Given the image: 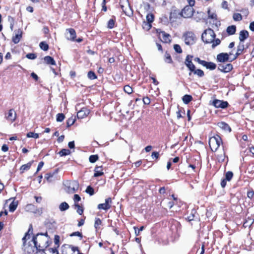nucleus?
I'll return each instance as SVG.
<instances>
[{
    "label": "nucleus",
    "mask_w": 254,
    "mask_h": 254,
    "mask_svg": "<svg viewBox=\"0 0 254 254\" xmlns=\"http://www.w3.org/2000/svg\"><path fill=\"white\" fill-rule=\"evenodd\" d=\"M48 241L49 237L47 233H46L37 234L33 238L31 242L36 247H38L39 251H43V250L49 246Z\"/></svg>",
    "instance_id": "f257e3e1"
},
{
    "label": "nucleus",
    "mask_w": 254,
    "mask_h": 254,
    "mask_svg": "<svg viewBox=\"0 0 254 254\" xmlns=\"http://www.w3.org/2000/svg\"><path fill=\"white\" fill-rule=\"evenodd\" d=\"M215 34L211 28L204 30L201 35L202 40L205 43H210L215 38Z\"/></svg>",
    "instance_id": "f03ea898"
},
{
    "label": "nucleus",
    "mask_w": 254,
    "mask_h": 254,
    "mask_svg": "<svg viewBox=\"0 0 254 254\" xmlns=\"http://www.w3.org/2000/svg\"><path fill=\"white\" fill-rule=\"evenodd\" d=\"M222 143V139L218 135L210 137L209 140V144L212 151H216Z\"/></svg>",
    "instance_id": "7ed1b4c3"
},
{
    "label": "nucleus",
    "mask_w": 254,
    "mask_h": 254,
    "mask_svg": "<svg viewBox=\"0 0 254 254\" xmlns=\"http://www.w3.org/2000/svg\"><path fill=\"white\" fill-rule=\"evenodd\" d=\"M185 43L187 45H191L195 43L196 37L191 32H187L183 35Z\"/></svg>",
    "instance_id": "20e7f679"
},
{
    "label": "nucleus",
    "mask_w": 254,
    "mask_h": 254,
    "mask_svg": "<svg viewBox=\"0 0 254 254\" xmlns=\"http://www.w3.org/2000/svg\"><path fill=\"white\" fill-rule=\"evenodd\" d=\"M23 241V250L25 253L28 254H33L35 251H39L38 247H36L35 245L32 246L31 244H27L26 240H22Z\"/></svg>",
    "instance_id": "39448f33"
},
{
    "label": "nucleus",
    "mask_w": 254,
    "mask_h": 254,
    "mask_svg": "<svg viewBox=\"0 0 254 254\" xmlns=\"http://www.w3.org/2000/svg\"><path fill=\"white\" fill-rule=\"evenodd\" d=\"M193 8L190 6H186L182 11L181 15L184 18H190L193 13Z\"/></svg>",
    "instance_id": "423d86ee"
},
{
    "label": "nucleus",
    "mask_w": 254,
    "mask_h": 254,
    "mask_svg": "<svg viewBox=\"0 0 254 254\" xmlns=\"http://www.w3.org/2000/svg\"><path fill=\"white\" fill-rule=\"evenodd\" d=\"M192 57H193L192 56L188 55L186 57L185 62V64L189 69L190 71L194 70V68H195V65L193 64L191 61ZM189 74L190 76L191 75V72H190Z\"/></svg>",
    "instance_id": "0eeeda50"
},
{
    "label": "nucleus",
    "mask_w": 254,
    "mask_h": 254,
    "mask_svg": "<svg viewBox=\"0 0 254 254\" xmlns=\"http://www.w3.org/2000/svg\"><path fill=\"white\" fill-rule=\"evenodd\" d=\"M218 69L221 72L227 73L233 69V65L231 64H218Z\"/></svg>",
    "instance_id": "6e6552de"
},
{
    "label": "nucleus",
    "mask_w": 254,
    "mask_h": 254,
    "mask_svg": "<svg viewBox=\"0 0 254 254\" xmlns=\"http://www.w3.org/2000/svg\"><path fill=\"white\" fill-rule=\"evenodd\" d=\"M5 118L11 122H14L16 118V113L14 110L13 109L9 110L8 113L5 114Z\"/></svg>",
    "instance_id": "1a4fd4ad"
},
{
    "label": "nucleus",
    "mask_w": 254,
    "mask_h": 254,
    "mask_svg": "<svg viewBox=\"0 0 254 254\" xmlns=\"http://www.w3.org/2000/svg\"><path fill=\"white\" fill-rule=\"evenodd\" d=\"M229 55L226 53H221L217 56V60L220 63H225L228 61L232 62L233 60H229Z\"/></svg>",
    "instance_id": "9d476101"
},
{
    "label": "nucleus",
    "mask_w": 254,
    "mask_h": 254,
    "mask_svg": "<svg viewBox=\"0 0 254 254\" xmlns=\"http://www.w3.org/2000/svg\"><path fill=\"white\" fill-rule=\"evenodd\" d=\"M212 105L216 108L224 109L228 106V103L226 101L215 99L213 101Z\"/></svg>",
    "instance_id": "9b49d317"
},
{
    "label": "nucleus",
    "mask_w": 254,
    "mask_h": 254,
    "mask_svg": "<svg viewBox=\"0 0 254 254\" xmlns=\"http://www.w3.org/2000/svg\"><path fill=\"white\" fill-rule=\"evenodd\" d=\"M124 3L126 4V8H124L123 4H121V7L122 9L123 12L128 16H130L132 14V11L130 7L129 2L127 0H124Z\"/></svg>",
    "instance_id": "f8f14e48"
},
{
    "label": "nucleus",
    "mask_w": 254,
    "mask_h": 254,
    "mask_svg": "<svg viewBox=\"0 0 254 254\" xmlns=\"http://www.w3.org/2000/svg\"><path fill=\"white\" fill-rule=\"evenodd\" d=\"M65 36L68 40L74 41L76 37L75 31L72 28L66 29Z\"/></svg>",
    "instance_id": "ddd939ff"
},
{
    "label": "nucleus",
    "mask_w": 254,
    "mask_h": 254,
    "mask_svg": "<svg viewBox=\"0 0 254 254\" xmlns=\"http://www.w3.org/2000/svg\"><path fill=\"white\" fill-rule=\"evenodd\" d=\"M147 22H144L143 24V28H145V26H147V29L149 30L151 27V23L154 21V15L152 14L149 13L146 15Z\"/></svg>",
    "instance_id": "4468645a"
},
{
    "label": "nucleus",
    "mask_w": 254,
    "mask_h": 254,
    "mask_svg": "<svg viewBox=\"0 0 254 254\" xmlns=\"http://www.w3.org/2000/svg\"><path fill=\"white\" fill-rule=\"evenodd\" d=\"M79 185L76 181H73L69 183V186L68 187V192L69 193H73L78 188Z\"/></svg>",
    "instance_id": "2eb2a0df"
},
{
    "label": "nucleus",
    "mask_w": 254,
    "mask_h": 254,
    "mask_svg": "<svg viewBox=\"0 0 254 254\" xmlns=\"http://www.w3.org/2000/svg\"><path fill=\"white\" fill-rule=\"evenodd\" d=\"M89 114V110L87 108H83L77 113V117L78 119H83L87 116Z\"/></svg>",
    "instance_id": "dca6fc26"
},
{
    "label": "nucleus",
    "mask_w": 254,
    "mask_h": 254,
    "mask_svg": "<svg viewBox=\"0 0 254 254\" xmlns=\"http://www.w3.org/2000/svg\"><path fill=\"white\" fill-rule=\"evenodd\" d=\"M22 31L21 29H18L15 33V36L12 37V40L14 44H17L20 41L22 35Z\"/></svg>",
    "instance_id": "f3484780"
},
{
    "label": "nucleus",
    "mask_w": 254,
    "mask_h": 254,
    "mask_svg": "<svg viewBox=\"0 0 254 254\" xmlns=\"http://www.w3.org/2000/svg\"><path fill=\"white\" fill-rule=\"evenodd\" d=\"M244 50V45L240 42L237 47V51L236 54L234 55L232 60H234L237 58V57L240 55Z\"/></svg>",
    "instance_id": "a211bd4d"
},
{
    "label": "nucleus",
    "mask_w": 254,
    "mask_h": 254,
    "mask_svg": "<svg viewBox=\"0 0 254 254\" xmlns=\"http://www.w3.org/2000/svg\"><path fill=\"white\" fill-rule=\"evenodd\" d=\"M217 125L220 128L225 131L230 132L231 131V129L229 126L225 122H219L218 123Z\"/></svg>",
    "instance_id": "6ab92c4d"
},
{
    "label": "nucleus",
    "mask_w": 254,
    "mask_h": 254,
    "mask_svg": "<svg viewBox=\"0 0 254 254\" xmlns=\"http://www.w3.org/2000/svg\"><path fill=\"white\" fill-rule=\"evenodd\" d=\"M249 37V32L247 30L241 31L239 39L241 42H244Z\"/></svg>",
    "instance_id": "aec40b11"
},
{
    "label": "nucleus",
    "mask_w": 254,
    "mask_h": 254,
    "mask_svg": "<svg viewBox=\"0 0 254 254\" xmlns=\"http://www.w3.org/2000/svg\"><path fill=\"white\" fill-rule=\"evenodd\" d=\"M171 36L170 34H167L165 32H162L161 35V38H160L161 40L164 43H170L171 42Z\"/></svg>",
    "instance_id": "412c9836"
},
{
    "label": "nucleus",
    "mask_w": 254,
    "mask_h": 254,
    "mask_svg": "<svg viewBox=\"0 0 254 254\" xmlns=\"http://www.w3.org/2000/svg\"><path fill=\"white\" fill-rule=\"evenodd\" d=\"M58 170H56L53 173L46 174L45 176V178L47 179V180L48 182H51L53 181L52 178H54L55 176L58 173Z\"/></svg>",
    "instance_id": "4be33fe9"
},
{
    "label": "nucleus",
    "mask_w": 254,
    "mask_h": 254,
    "mask_svg": "<svg viewBox=\"0 0 254 254\" xmlns=\"http://www.w3.org/2000/svg\"><path fill=\"white\" fill-rule=\"evenodd\" d=\"M45 62L48 64L55 65L56 62L54 59L50 56H46L44 58Z\"/></svg>",
    "instance_id": "5701e85b"
},
{
    "label": "nucleus",
    "mask_w": 254,
    "mask_h": 254,
    "mask_svg": "<svg viewBox=\"0 0 254 254\" xmlns=\"http://www.w3.org/2000/svg\"><path fill=\"white\" fill-rule=\"evenodd\" d=\"M94 171L95 173L94 174V177H95L100 176L103 174V172H102V169L101 167H96L95 168Z\"/></svg>",
    "instance_id": "b1692460"
},
{
    "label": "nucleus",
    "mask_w": 254,
    "mask_h": 254,
    "mask_svg": "<svg viewBox=\"0 0 254 254\" xmlns=\"http://www.w3.org/2000/svg\"><path fill=\"white\" fill-rule=\"evenodd\" d=\"M192 100V97L190 95H185L182 98L183 102L186 104H189Z\"/></svg>",
    "instance_id": "393cba45"
},
{
    "label": "nucleus",
    "mask_w": 254,
    "mask_h": 254,
    "mask_svg": "<svg viewBox=\"0 0 254 254\" xmlns=\"http://www.w3.org/2000/svg\"><path fill=\"white\" fill-rule=\"evenodd\" d=\"M33 228L31 225H30L28 232L25 234V236L23 238L22 240H27L30 239V234L32 233Z\"/></svg>",
    "instance_id": "a878e982"
},
{
    "label": "nucleus",
    "mask_w": 254,
    "mask_h": 254,
    "mask_svg": "<svg viewBox=\"0 0 254 254\" xmlns=\"http://www.w3.org/2000/svg\"><path fill=\"white\" fill-rule=\"evenodd\" d=\"M236 27L235 25L229 26L227 28V32L229 35H233L235 33Z\"/></svg>",
    "instance_id": "bb28decb"
},
{
    "label": "nucleus",
    "mask_w": 254,
    "mask_h": 254,
    "mask_svg": "<svg viewBox=\"0 0 254 254\" xmlns=\"http://www.w3.org/2000/svg\"><path fill=\"white\" fill-rule=\"evenodd\" d=\"M225 157V152L223 149L222 151L217 154V159L219 162H223Z\"/></svg>",
    "instance_id": "cd10ccee"
},
{
    "label": "nucleus",
    "mask_w": 254,
    "mask_h": 254,
    "mask_svg": "<svg viewBox=\"0 0 254 254\" xmlns=\"http://www.w3.org/2000/svg\"><path fill=\"white\" fill-rule=\"evenodd\" d=\"M69 207L68 204L65 202H62L59 205V209L61 211H65L68 209Z\"/></svg>",
    "instance_id": "c85d7f7f"
},
{
    "label": "nucleus",
    "mask_w": 254,
    "mask_h": 254,
    "mask_svg": "<svg viewBox=\"0 0 254 254\" xmlns=\"http://www.w3.org/2000/svg\"><path fill=\"white\" fill-rule=\"evenodd\" d=\"M111 205L107 204L106 203H101L98 204V208L99 209H103L105 210L109 209L111 208Z\"/></svg>",
    "instance_id": "c756f323"
},
{
    "label": "nucleus",
    "mask_w": 254,
    "mask_h": 254,
    "mask_svg": "<svg viewBox=\"0 0 254 254\" xmlns=\"http://www.w3.org/2000/svg\"><path fill=\"white\" fill-rule=\"evenodd\" d=\"M17 205V201L13 200L12 202L9 205V211L11 212H13L16 209Z\"/></svg>",
    "instance_id": "7c9ffc66"
},
{
    "label": "nucleus",
    "mask_w": 254,
    "mask_h": 254,
    "mask_svg": "<svg viewBox=\"0 0 254 254\" xmlns=\"http://www.w3.org/2000/svg\"><path fill=\"white\" fill-rule=\"evenodd\" d=\"M254 220L251 218H248L246 221L244 223L245 227H250L254 223Z\"/></svg>",
    "instance_id": "2f4dec72"
},
{
    "label": "nucleus",
    "mask_w": 254,
    "mask_h": 254,
    "mask_svg": "<svg viewBox=\"0 0 254 254\" xmlns=\"http://www.w3.org/2000/svg\"><path fill=\"white\" fill-rule=\"evenodd\" d=\"M193 72L194 74H196L199 77H202L204 76V72L199 69H196L195 68H194V70H192L191 71V73Z\"/></svg>",
    "instance_id": "473e14b6"
},
{
    "label": "nucleus",
    "mask_w": 254,
    "mask_h": 254,
    "mask_svg": "<svg viewBox=\"0 0 254 254\" xmlns=\"http://www.w3.org/2000/svg\"><path fill=\"white\" fill-rule=\"evenodd\" d=\"M67 248L71 249V250L73 252L74 254H83L82 253H80L79 250L77 247H73L71 245H67Z\"/></svg>",
    "instance_id": "72a5a7b5"
},
{
    "label": "nucleus",
    "mask_w": 254,
    "mask_h": 254,
    "mask_svg": "<svg viewBox=\"0 0 254 254\" xmlns=\"http://www.w3.org/2000/svg\"><path fill=\"white\" fill-rule=\"evenodd\" d=\"M33 161L27 163L26 164L23 165L21 168L20 170L24 171L25 170H29L32 165Z\"/></svg>",
    "instance_id": "f704fd0d"
},
{
    "label": "nucleus",
    "mask_w": 254,
    "mask_h": 254,
    "mask_svg": "<svg viewBox=\"0 0 254 254\" xmlns=\"http://www.w3.org/2000/svg\"><path fill=\"white\" fill-rule=\"evenodd\" d=\"M70 151L66 149H63L59 152L61 156H66L70 154Z\"/></svg>",
    "instance_id": "c9c22d12"
},
{
    "label": "nucleus",
    "mask_w": 254,
    "mask_h": 254,
    "mask_svg": "<svg viewBox=\"0 0 254 254\" xmlns=\"http://www.w3.org/2000/svg\"><path fill=\"white\" fill-rule=\"evenodd\" d=\"M233 18L235 21H239L242 20V16L240 13H235L233 14Z\"/></svg>",
    "instance_id": "e433bc0d"
},
{
    "label": "nucleus",
    "mask_w": 254,
    "mask_h": 254,
    "mask_svg": "<svg viewBox=\"0 0 254 254\" xmlns=\"http://www.w3.org/2000/svg\"><path fill=\"white\" fill-rule=\"evenodd\" d=\"M206 67L207 69H210L211 70H214L216 68V65L215 64H214L212 62H208Z\"/></svg>",
    "instance_id": "4c0bfd02"
},
{
    "label": "nucleus",
    "mask_w": 254,
    "mask_h": 254,
    "mask_svg": "<svg viewBox=\"0 0 254 254\" xmlns=\"http://www.w3.org/2000/svg\"><path fill=\"white\" fill-rule=\"evenodd\" d=\"M207 13L208 16L209 18H211L212 19H216L217 15L214 12L211 11L210 9H208L207 11Z\"/></svg>",
    "instance_id": "58836bf2"
},
{
    "label": "nucleus",
    "mask_w": 254,
    "mask_h": 254,
    "mask_svg": "<svg viewBox=\"0 0 254 254\" xmlns=\"http://www.w3.org/2000/svg\"><path fill=\"white\" fill-rule=\"evenodd\" d=\"M40 47L43 50L46 51H47L49 49V46L47 44H46L45 42H42L40 43Z\"/></svg>",
    "instance_id": "ea45409f"
},
{
    "label": "nucleus",
    "mask_w": 254,
    "mask_h": 254,
    "mask_svg": "<svg viewBox=\"0 0 254 254\" xmlns=\"http://www.w3.org/2000/svg\"><path fill=\"white\" fill-rule=\"evenodd\" d=\"M88 77L91 80L95 79L97 78V76L95 73L92 71H89L87 74Z\"/></svg>",
    "instance_id": "a19ab883"
},
{
    "label": "nucleus",
    "mask_w": 254,
    "mask_h": 254,
    "mask_svg": "<svg viewBox=\"0 0 254 254\" xmlns=\"http://www.w3.org/2000/svg\"><path fill=\"white\" fill-rule=\"evenodd\" d=\"M65 118L64 115L62 113H59L57 115L56 121L58 122H61Z\"/></svg>",
    "instance_id": "79ce46f5"
},
{
    "label": "nucleus",
    "mask_w": 254,
    "mask_h": 254,
    "mask_svg": "<svg viewBox=\"0 0 254 254\" xmlns=\"http://www.w3.org/2000/svg\"><path fill=\"white\" fill-rule=\"evenodd\" d=\"M26 136L29 138L32 137L34 138H39V134L33 132H29L27 133Z\"/></svg>",
    "instance_id": "37998d69"
},
{
    "label": "nucleus",
    "mask_w": 254,
    "mask_h": 254,
    "mask_svg": "<svg viewBox=\"0 0 254 254\" xmlns=\"http://www.w3.org/2000/svg\"><path fill=\"white\" fill-rule=\"evenodd\" d=\"M221 43V41L219 39H214L213 40V42H212L211 43H212V48L214 49L217 46L219 45Z\"/></svg>",
    "instance_id": "c03bdc74"
},
{
    "label": "nucleus",
    "mask_w": 254,
    "mask_h": 254,
    "mask_svg": "<svg viewBox=\"0 0 254 254\" xmlns=\"http://www.w3.org/2000/svg\"><path fill=\"white\" fill-rule=\"evenodd\" d=\"M195 212L196 211L194 209L191 210L190 215L187 217V219L189 221H191L194 219Z\"/></svg>",
    "instance_id": "a18cd8bd"
},
{
    "label": "nucleus",
    "mask_w": 254,
    "mask_h": 254,
    "mask_svg": "<svg viewBox=\"0 0 254 254\" xmlns=\"http://www.w3.org/2000/svg\"><path fill=\"white\" fill-rule=\"evenodd\" d=\"M233 176V173L231 171L227 172L225 174V180L230 181Z\"/></svg>",
    "instance_id": "49530a36"
},
{
    "label": "nucleus",
    "mask_w": 254,
    "mask_h": 254,
    "mask_svg": "<svg viewBox=\"0 0 254 254\" xmlns=\"http://www.w3.org/2000/svg\"><path fill=\"white\" fill-rule=\"evenodd\" d=\"M124 90L125 92L127 93L128 94H130L132 92V88L128 85H125L124 86Z\"/></svg>",
    "instance_id": "de8ad7c7"
},
{
    "label": "nucleus",
    "mask_w": 254,
    "mask_h": 254,
    "mask_svg": "<svg viewBox=\"0 0 254 254\" xmlns=\"http://www.w3.org/2000/svg\"><path fill=\"white\" fill-rule=\"evenodd\" d=\"M165 61L167 63H171L172 60L169 54L166 53L165 54Z\"/></svg>",
    "instance_id": "09e8293b"
},
{
    "label": "nucleus",
    "mask_w": 254,
    "mask_h": 254,
    "mask_svg": "<svg viewBox=\"0 0 254 254\" xmlns=\"http://www.w3.org/2000/svg\"><path fill=\"white\" fill-rule=\"evenodd\" d=\"M98 159V156L97 155H92L89 157V161L91 163H94Z\"/></svg>",
    "instance_id": "8fccbe9b"
},
{
    "label": "nucleus",
    "mask_w": 254,
    "mask_h": 254,
    "mask_svg": "<svg viewBox=\"0 0 254 254\" xmlns=\"http://www.w3.org/2000/svg\"><path fill=\"white\" fill-rule=\"evenodd\" d=\"M85 191L90 195H93L94 193V189L91 186H88Z\"/></svg>",
    "instance_id": "3c124183"
},
{
    "label": "nucleus",
    "mask_w": 254,
    "mask_h": 254,
    "mask_svg": "<svg viewBox=\"0 0 254 254\" xmlns=\"http://www.w3.org/2000/svg\"><path fill=\"white\" fill-rule=\"evenodd\" d=\"M174 49L175 51L178 53L180 54L182 53V50L181 49V47L178 44H175L174 45Z\"/></svg>",
    "instance_id": "603ef678"
},
{
    "label": "nucleus",
    "mask_w": 254,
    "mask_h": 254,
    "mask_svg": "<svg viewBox=\"0 0 254 254\" xmlns=\"http://www.w3.org/2000/svg\"><path fill=\"white\" fill-rule=\"evenodd\" d=\"M75 207L77 208V212L79 214L81 215L83 212V209L78 204H75Z\"/></svg>",
    "instance_id": "864d4df0"
},
{
    "label": "nucleus",
    "mask_w": 254,
    "mask_h": 254,
    "mask_svg": "<svg viewBox=\"0 0 254 254\" xmlns=\"http://www.w3.org/2000/svg\"><path fill=\"white\" fill-rule=\"evenodd\" d=\"M8 21L10 22V28L11 30L12 31L13 26H14V19L10 16H8Z\"/></svg>",
    "instance_id": "5fc2aeb1"
},
{
    "label": "nucleus",
    "mask_w": 254,
    "mask_h": 254,
    "mask_svg": "<svg viewBox=\"0 0 254 254\" xmlns=\"http://www.w3.org/2000/svg\"><path fill=\"white\" fill-rule=\"evenodd\" d=\"M101 220L99 218H96L94 223V227H95V228L97 229L99 227V226L101 224Z\"/></svg>",
    "instance_id": "6e6d98bb"
},
{
    "label": "nucleus",
    "mask_w": 254,
    "mask_h": 254,
    "mask_svg": "<svg viewBox=\"0 0 254 254\" xmlns=\"http://www.w3.org/2000/svg\"><path fill=\"white\" fill-rule=\"evenodd\" d=\"M75 120L73 119L72 118H70L68 119L67 121V127H70L72 126L75 122Z\"/></svg>",
    "instance_id": "4d7b16f0"
},
{
    "label": "nucleus",
    "mask_w": 254,
    "mask_h": 254,
    "mask_svg": "<svg viewBox=\"0 0 254 254\" xmlns=\"http://www.w3.org/2000/svg\"><path fill=\"white\" fill-rule=\"evenodd\" d=\"M26 57L29 59L34 60L36 58L37 56L35 54L29 53L26 55Z\"/></svg>",
    "instance_id": "13d9d810"
},
{
    "label": "nucleus",
    "mask_w": 254,
    "mask_h": 254,
    "mask_svg": "<svg viewBox=\"0 0 254 254\" xmlns=\"http://www.w3.org/2000/svg\"><path fill=\"white\" fill-rule=\"evenodd\" d=\"M115 24V21L113 19H111L109 20L108 23V28L111 29L114 27Z\"/></svg>",
    "instance_id": "bf43d9fd"
},
{
    "label": "nucleus",
    "mask_w": 254,
    "mask_h": 254,
    "mask_svg": "<svg viewBox=\"0 0 254 254\" xmlns=\"http://www.w3.org/2000/svg\"><path fill=\"white\" fill-rule=\"evenodd\" d=\"M134 228L135 229V235L136 236H138L139 235L140 232L143 230L144 227L143 226H142L139 229H138L137 230H136L135 227H134Z\"/></svg>",
    "instance_id": "052dcab7"
},
{
    "label": "nucleus",
    "mask_w": 254,
    "mask_h": 254,
    "mask_svg": "<svg viewBox=\"0 0 254 254\" xmlns=\"http://www.w3.org/2000/svg\"><path fill=\"white\" fill-rule=\"evenodd\" d=\"M73 200L75 202H78L81 200V198L79 195L75 194L74 195Z\"/></svg>",
    "instance_id": "680f3d73"
},
{
    "label": "nucleus",
    "mask_w": 254,
    "mask_h": 254,
    "mask_svg": "<svg viewBox=\"0 0 254 254\" xmlns=\"http://www.w3.org/2000/svg\"><path fill=\"white\" fill-rule=\"evenodd\" d=\"M143 101L144 103L145 104H146V105H148V104H150V99H149L148 97H144V98H143Z\"/></svg>",
    "instance_id": "e2e57ef3"
},
{
    "label": "nucleus",
    "mask_w": 254,
    "mask_h": 254,
    "mask_svg": "<svg viewBox=\"0 0 254 254\" xmlns=\"http://www.w3.org/2000/svg\"><path fill=\"white\" fill-rule=\"evenodd\" d=\"M60 241V237L58 235H55L54 242L56 245H59Z\"/></svg>",
    "instance_id": "0e129e2a"
},
{
    "label": "nucleus",
    "mask_w": 254,
    "mask_h": 254,
    "mask_svg": "<svg viewBox=\"0 0 254 254\" xmlns=\"http://www.w3.org/2000/svg\"><path fill=\"white\" fill-rule=\"evenodd\" d=\"M43 165H44L43 162L41 161V162H39L38 167H37V169L36 173H37L38 171H39L41 170V169L42 168Z\"/></svg>",
    "instance_id": "69168bd1"
},
{
    "label": "nucleus",
    "mask_w": 254,
    "mask_h": 254,
    "mask_svg": "<svg viewBox=\"0 0 254 254\" xmlns=\"http://www.w3.org/2000/svg\"><path fill=\"white\" fill-rule=\"evenodd\" d=\"M159 153L157 152H153L152 153L151 157L152 158H158L159 157Z\"/></svg>",
    "instance_id": "338daca9"
},
{
    "label": "nucleus",
    "mask_w": 254,
    "mask_h": 254,
    "mask_svg": "<svg viewBox=\"0 0 254 254\" xmlns=\"http://www.w3.org/2000/svg\"><path fill=\"white\" fill-rule=\"evenodd\" d=\"M1 150L3 152H6L8 150V147L6 144H3L1 147Z\"/></svg>",
    "instance_id": "774afa93"
}]
</instances>
